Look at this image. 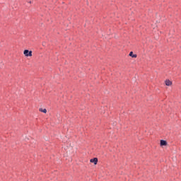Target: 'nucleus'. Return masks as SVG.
I'll list each match as a JSON object with an SVG mask.
<instances>
[{
  "instance_id": "obj_4",
  "label": "nucleus",
  "mask_w": 181,
  "mask_h": 181,
  "mask_svg": "<svg viewBox=\"0 0 181 181\" xmlns=\"http://www.w3.org/2000/svg\"><path fill=\"white\" fill-rule=\"evenodd\" d=\"M165 86H172V81H169V80H166L165 81Z\"/></svg>"
},
{
  "instance_id": "obj_1",
  "label": "nucleus",
  "mask_w": 181,
  "mask_h": 181,
  "mask_svg": "<svg viewBox=\"0 0 181 181\" xmlns=\"http://www.w3.org/2000/svg\"><path fill=\"white\" fill-rule=\"evenodd\" d=\"M23 54L25 56V57H32V51L25 49L23 52Z\"/></svg>"
},
{
  "instance_id": "obj_6",
  "label": "nucleus",
  "mask_w": 181,
  "mask_h": 181,
  "mask_svg": "<svg viewBox=\"0 0 181 181\" xmlns=\"http://www.w3.org/2000/svg\"><path fill=\"white\" fill-rule=\"evenodd\" d=\"M40 111L41 112H44V114H46L47 112V110L46 109L40 108Z\"/></svg>"
},
{
  "instance_id": "obj_2",
  "label": "nucleus",
  "mask_w": 181,
  "mask_h": 181,
  "mask_svg": "<svg viewBox=\"0 0 181 181\" xmlns=\"http://www.w3.org/2000/svg\"><path fill=\"white\" fill-rule=\"evenodd\" d=\"M90 162L91 163H94V165H97L98 162V158H94L90 160Z\"/></svg>"
},
{
  "instance_id": "obj_5",
  "label": "nucleus",
  "mask_w": 181,
  "mask_h": 181,
  "mask_svg": "<svg viewBox=\"0 0 181 181\" xmlns=\"http://www.w3.org/2000/svg\"><path fill=\"white\" fill-rule=\"evenodd\" d=\"M129 56H130L131 57L134 58V59H136V57H137L136 54H134V52H130Z\"/></svg>"
},
{
  "instance_id": "obj_3",
  "label": "nucleus",
  "mask_w": 181,
  "mask_h": 181,
  "mask_svg": "<svg viewBox=\"0 0 181 181\" xmlns=\"http://www.w3.org/2000/svg\"><path fill=\"white\" fill-rule=\"evenodd\" d=\"M160 145L161 146H166L168 145V142L165 140H160Z\"/></svg>"
}]
</instances>
